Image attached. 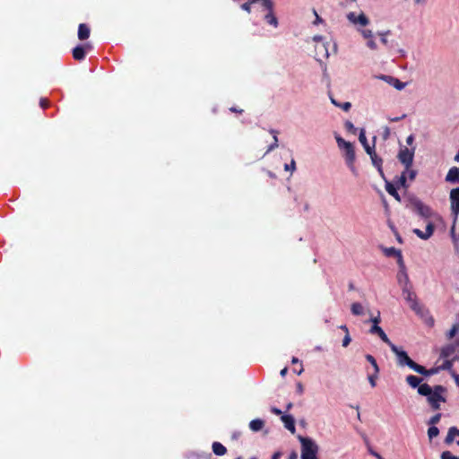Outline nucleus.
Wrapping results in <instances>:
<instances>
[{"mask_svg": "<svg viewBox=\"0 0 459 459\" xmlns=\"http://www.w3.org/2000/svg\"><path fill=\"white\" fill-rule=\"evenodd\" d=\"M390 349L396 355L397 364L401 367L408 366L411 369L426 377L432 376L437 372V368L427 369L423 366L417 364L408 356L406 351L399 349L394 343L390 346Z\"/></svg>", "mask_w": 459, "mask_h": 459, "instance_id": "nucleus-1", "label": "nucleus"}, {"mask_svg": "<svg viewBox=\"0 0 459 459\" xmlns=\"http://www.w3.org/2000/svg\"><path fill=\"white\" fill-rule=\"evenodd\" d=\"M407 207L424 219H429L435 214L429 205L425 204L421 200L415 196L409 197Z\"/></svg>", "mask_w": 459, "mask_h": 459, "instance_id": "nucleus-2", "label": "nucleus"}, {"mask_svg": "<svg viewBox=\"0 0 459 459\" xmlns=\"http://www.w3.org/2000/svg\"><path fill=\"white\" fill-rule=\"evenodd\" d=\"M301 444V459H317L318 446L309 437L299 436Z\"/></svg>", "mask_w": 459, "mask_h": 459, "instance_id": "nucleus-3", "label": "nucleus"}, {"mask_svg": "<svg viewBox=\"0 0 459 459\" xmlns=\"http://www.w3.org/2000/svg\"><path fill=\"white\" fill-rule=\"evenodd\" d=\"M405 284L403 287V296L404 299L409 303L411 309L414 312H419L420 307L422 306L418 299L416 293L412 290L411 286L409 283V277L406 273L403 275Z\"/></svg>", "mask_w": 459, "mask_h": 459, "instance_id": "nucleus-4", "label": "nucleus"}, {"mask_svg": "<svg viewBox=\"0 0 459 459\" xmlns=\"http://www.w3.org/2000/svg\"><path fill=\"white\" fill-rule=\"evenodd\" d=\"M443 391L444 388L442 385H436L434 387L433 393L428 396V401L434 410H438L440 408V402L446 401L445 398L441 395V392Z\"/></svg>", "mask_w": 459, "mask_h": 459, "instance_id": "nucleus-5", "label": "nucleus"}, {"mask_svg": "<svg viewBox=\"0 0 459 459\" xmlns=\"http://www.w3.org/2000/svg\"><path fill=\"white\" fill-rule=\"evenodd\" d=\"M413 157H414V149L409 150L408 148L404 147L402 148L398 153V160L401 163H403L405 166V169L408 170L413 162Z\"/></svg>", "mask_w": 459, "mask_h": 459, "instance_id": "nucleus-6", "label": "nucleus"}, {"mask_svg": "<svg viewBox=\"0 0 459 459\" xmlns=\"http://www.w3.org/2000/svg\"><path fill=\"white\" fill-rule=\"evenodd\" d=\"M451 210L455 215V221L459 214V187L454 188L450 192Z\"/></svg>", "mask_w": 459, "mask_h": 459, "instance_id": "nucleus-7", "label": "nucleus"}, {"mask_svg": "<svg viewBox=\"0 0 459 459\" xmlns=\"http://www.w3.org/2000/svg\"><path fill=\"white\" fill-rule=\"evenodd\" d=\"M91 48V47L90 44L76 46L72 51L74 59L76 61L83 60L86 56V51Z\"/></svg>", "mask_w": 459, "mask_h": 459, "instance_id": "nucleus-8", "label": "nucleus"}, {"mask_svg": "<svg viewBox=\"0 0 459 459\" xmlns=\"http://www.w3.org/2000/svg\"><path fill=\"white\" fill-rule=\"evenodd\" d=\"M345 151V160L347 162V165L349 168L355 172V167H354V161H355V151L353 145L346 144V147L344 148Z\"/></svg>", "mask_w": 459, "mask_h": 459, "instance_id": "nucleus-9", "label": "nucleus"}, {"mask_svg": "<svg viewBox=\"0 0 459 459\" xmlns=\"http://www.w3.org/2000/svg\"><path fill=\"white\" fill-rule=\"evenodd\" d=\"M416 315H418L423 321L424 323L429 326V327H433L434 325H435V319L434 317L431 316L430 312L429 309L425 308L423 306H421L420 307V311L419 312H415Z\"/></svg>", "mask_w": 459, "mask_h": 459, "instance_id": "nucleus-10", "label": "nucleus"}, {"mask_svg": "<svg viewBox=\"0 0 459 459\" xmlns=\"http://www.w3.org/2000/svg\"><path fill=\"white\" fill-rule=\"evenodd\" d=\"M347 18L351 22L354 24L359 23L361 26H366L369 22L368 17L364 13L357 15L355 13L351 12L347 14Z\"/></svg>", "mask_w": 459, "mask_h": 459, "instance_id": "nucleus-11", "label": "nucleus"}, {"mask_svg": "<svg viewBox=\"0 0 459 459\" xmlns=\"http://www.w3.org/2000/svg\"><path fill=\"white\" fill-rule=\"evenodd\" d=\"M434 230V224L432 222H429L425 231H422L419 229H414L413 233L416 234L420 238L427 240L433 235Z\"/></svg>", "mask_w": 459, "mask_h": 459, "instance_id": "nucleus-12", "label": "nucleus"}, {"mask_svg": "<svg viewBox=\"0 0 459 459\" xmlns=\"http://www.w3.org/2000/svg\"><path fill=\"white\" fill-rule=\"evenodd\" d=\"M370 333L377 334L379 338L386 343L389 347L393 344V342L390 341L386 333L384 332V330L378 326V325H372V327L369 330Z\"/></svg>", "mask_w": 459, "mask_h": 459, "instance_id": "nucleus-13", "label": "nucleus"}, {"mask_svg": "<svg viewBox=\"0 0 459 459\" xmlns=\"http://www.w3.org/2000/svg\"><path fill=\"white\" fill-rule=\"evenodd\" d=\"M281 421L283 422L284 424V427L289 430L290 431L292 434L295 433L296 431V427H295V420L293 418V416L291 415H281Z\"/></svg>", "mask_w": 459, "mask_h": 459, "instance_id": "nucleus-14", "label": "nucleus"}, {"mask_svg": "<svg viewBox=\"0 0 459 459\" xmlns=\"http://www.w3.org/2000/svg\"><path fill=\"white\" fill-rule=\"evenodd\" d=\"M367 153L370 156L373 165L377 169L378 172L381 175H383V169H382L383 160L377 155L375 150H373L371 152H369L368 149L367 148Z\"/></svg>", "mask_w": 459, "mask_h": 459, "instance_id": "nucleus-15", "label": "nucleus"}, {"mask_svg": "<svg viewBox=\"0 0 459 459\" xmlns=\"http://www.w3.org/2000/svg\"><path fill=\"white\" fill-rule=\"evenodd\" d=\"M446 181L450 183H459V168L452 167L446 176Z\"/></svg>", "mask_w": 459, "mask_h": 459, "instance_id": "nucleus-16", "label": "nucleus"}, {"mask_svg": "<svg viewBox=\"0 0 459 459\" xmlns=\"http://www.w3.org/2000/svg\"><path fill=\"white\" fill-rule=\"evenodd\" d=\"M381 78L399 91L403 90L405 87L404 82H401L400 80L393 76L383 75Z\"/></svg>", "mask_w": 459, "mask_h": 459, "instance_id": "nucleus-17", "label": "nucleus"}, {"mask_svg": "<svg viewBox=\"0 0 459 459\" xmlns=\"http://www.w3.org/2000/svg\"><path fill=\"white\" fill-rule=\"evenodd\" d=\"M91 29L85 23H80L78 26V39L80 40H85L90 37Z\"/></svg>", "mask_w": 459, "mask_h": 459, "instance_id": "nucleus-18", "label": "nucleus"}, {"mask_svg": "<svg viewBox=\"0 0 459 459\" xmlns=\"http://www.w3.org/2000/svg\"><path fill=\"white\" fill-rule=\"evenodd\" d=\"M385 254L388 256H396L398 258V264L401 266H403V255L400 250H397L394 247H390L385 250Z\"/></svg>", "mask_w": 459, "mask_h": 459, "instance_id": "nucleus-19", "label": "nucleus"}, {"mask_svg": "<svg viewBox=\"0 0 459 459\" xmlns=\"http://www.w3.org/2000/svg\"><path fill=\"white\" fill-rule=\"evenodd\" d=\"M264 427V421L261 419H255L249 422V428L252 431H260Z\"/></svg>", "mask_w": 459, "mask_h": 459, "instance_id": "nucleus-20", "label": "nucleus"}, {"mask_svg": "<svg viewBox=\"0 0 459 459\" xmlns=\"http://www.w3.org/2000/svg\"><path fill=\"white\" fill-rule=\"evenodd\" d=\"M212 448V452L219 456L224 455L227 453V448L220 442H213Z\"/></svg>", "mask_w": 459, "mask_h": 459, "instance_id": "nucleus-21", "label": "nucleus"}, {"mask_svg": "<svg viewBox=\"0 0 459 459\" xmlns=\"http://www.w3.org/2000/svg\"><path fill=\"white\" fill-rule=\"evenodd\" d=\"M269 132L271 134H273V142L268 146L265 153H268V152L273 151L274 149H276L279 146V143H278L279 132L275 129H270Z\"/></svg>", "mask_w": 459, "mask_h": 459, "instance_id": "nucleus-22", "label": "nucleus"}, {"mask_svg": "<svg viewBox=\"0 0 459 459\" xmlns=\"http://www.w3.org/2000/svg\"><path fill=\"white\" fill-rule=\"evenodd\" d=\"M422 381L421 378L414 376V375H409L406 377V382L407 384L412 387V388H416V387H419V385H420V382Z\"/></svg>", "mask_w": 459, "mask_h": 459, "instance_id": "nucleus-23", "label": "nucleus"}, {"mask_svg": "<svg viewBox=\"0 0 459 459\" xmlns=\"http://www.w3.org/2000/svg\"><path fill=\"white\" fill-rule=\"evenodd\" d=\"M385 190L387 191V193L392 195L395 200H397L398 202L401 201V197H400V195L398 194L397 190H396V187L392 184V183H389L387 182L386 185H385Z\"/></svg>", "mask_w": 459, "mask_h": 459, "instance_id": "nucleus-24", "label": "nucleus"}, {"mask_svg": "<svg viewBox=\"0 0 459 459\" xmlns=\"http://www.w3.org/2000/svg\"><path fill=\"white\" fill-rule=\"evenodd\" d=\"M359 141L363 145V147H364L366 152H367V148L368 149L369 152H371L374 150V146L370 147L368 143V140H367L364 129L360 130V133H359Z\"/></svg>", "mask_w": 459, "mask_h": 459, "instance_id": "nucleus-25", "label": "nucleus"}, {"mask_svg": "<svg viewBox=\"0 0 459 459\" xmlns=\"http://www.w3.org/2000/svg\"><path fill=\"white\" fill-rule=\"evenodd\" d=\"M434 390L428 384H421L418 387V393L423 396H429L433 393Z\"/></svg>", "mask_w": 459, "mask_h": 459, "instance_id": "nucleus-26", "label": "nucleus"}, {"mask_svg": "<svg viewBox=\"0 0 459 459\" xmlns=\"http://www.w3.org/2000/svg\"><path fill=\"white\" fill-rule=\"evenodd\" d=\"M351 313L355 316H360L364 313V308L360 303L355 302L351 304Z\"/></svg>", "mask_w": 459, "mask_h": 459, "instance_id": "nucleus-27", "label": "nucleus"}, {"mask_svg": "<svg viewBox=\"0 0 459 459\" xmlns=\"http://www.w3.org/2000/svg\"><path fill=\"white\" fill-rule=\"evenodd\" d=\"M331 101L332 103L336 106V107H339L341 108L342 110L344 111H349L351 108V102H343V103H339L337 102L334 99L331 98Z\"/></svg>", "mask_w": 459, "mask_h": 459, "instance_id": "nucleus-28", "label": "nucleus"}, {"mask_svg": "<svg viewBox=\"0 0 459 459\" xmlns=\"http://www.w3.org/2000/svg\"><path fill=\"white\" fill-rule=\"evenodd\" d=\"M265 21L267 23L276 27L277 24H278V22H277V18L275 17V15L273 14V11L272 12H269L265 17H264Z\"/></svg>", "mask_w": 459, "mask_h": 459, "instance_id": "nucleus-29", "label": "nucleus"}, {"mask_svg": "<svg viewBox=\"0 0 459 459\" xmlns=\"http://www.w3.org/2000/svg\"><path fill=\"white\" fill-rule=\"evenodd\" d=\"M366 359L372 365V367L374 368V371L376 372V374H378L379 372V368H378V365L377 363V360L376 359L370 355V354H367L365 356Z\"/></svg>", "mask_w": 459, "mask_h": 459, "instance_id": "nucleus-30", "label": "nucleus"}, {"mask_svg": "<svg viewBox=\"0 0 459 459\" xmlns=\"http://www.w3.org/2000/svg\"><path fill=\"white\" fill-rule=\"evenodd\" d=\"M439 434V429L437 427L432 425L431 427L429 428L428 429V436H429V438L431 440L432 438L437 437Z\"/></svg>", "mask_w": 459, "mask_h": 459, "instance_id": "nucleus-31", "label": "nucleus"}, {"mask_svg": "<svg viewBox=\"0 0 459 459\" xmlns=\"http://www.w3.org/2000/svg\"><path fill=\"white\" fill-rule=\"evenodd\" d=\"M451 238L455 245V247H458L459 235L455 234V221H454V224L450 230Z\"/></svg>", "mask_w": 459, "mask_h": 459, "instance_id": "nucleus-32", "label": "nucleus"}, {"mask_svg": "<svg viewBox=\"0 0 459 459\" xmlns=\"http://www.w3.org/2000/svg\"><path fill=\"white\" fill-rule=\"evenodd\" d=\"M454 351H455V349H454L453 346H446V347L442 349V351H441V357L448 358V357H450L453 354Z\"/></svg>", "mask_w": 459, "mask_h": 459, "instance_id": "nucleus-33", "label": "nucleus"}, {"mask_svg": "<svg viewBox=\"0 0 459 459\" xmlns=\"http://www.w3.org/2000/svg\"><path fill=\"white\" fill-rule=\"evenodd\" d=\"M345 129L352 134H356L357 128L354 126V125L351 121H346L344 124Z\"/></svg>", "mask_w": 459, "mask_h": 459, "instance_id": "nucleus-34", "label": "nucleus"}, {"mask_svg": "<svg viewBox=\"0 0 459 459\" xmlns=\"http://www.w3.org/2000/svg\"><path fill=\"white\" fill-rule=\"evenodd\" d=\"M441 459H459V456L454 455L450 451H444L441 454Z\"/></svg>", "mask_w": 459, "mask_h": 459, "instance_id": "nucleus-35", "label": "nucleus"}, {"mask_svg": "<svg viewBox=\"0 0 459 459\" xmlns=\"http://www.w3.org/2000/svg\"><path fill=\"white\" fill-rule=\"evenodd\" d=\"M259 2H261L263 6L269 12L273 11V4L271 0H260Z\"/></svg>", "mask_w": 459, "mask_h": 459, "instance_id": "nucleus-36", "label": "nucleus"}, {"mask_svg": "<svg viewBox=\"0 0 459 459\" xmlns=\"http://www.w3.org/2000/svg\"><path fill=\"white\" fill-rule=\"evenodd\" d=\"M336 142L338 143V146L340 148L344 149L346 147V144H351L350 142H346L344 139H342L341 136H336Z\"/></svg>", "mask_w": 459, "mask_h": 459, "instance_id": "nucleus-37", "label": "nucleus"}, {"mask_svg": "<svg viewBox=\"0 0 459 459\" xmlns=\"http://www.w3.org/2000/svg\"><path fill=\"white\" fill-rule=\"evenodd\" d=\"M440 419H441V413H437L430 418V420H429V424L435 425L439 422Z\"/></svg>", "mask_w": 459, "mask_h": 459, "instance_id": "nucleus-38", "label": "nucleus"}, {"mask_svg": "<svg viewBox=\"0 0 459 459\" xmlns=\"http://www.w3.org/2000/svg\"><path fill=\"white\" fill-rule=\"evenodd\" d=\"M377 377V374H376V372L374 371V374L373 375H369L368 376V382L370 383V385L372 387H375L377 383H376V379Z\"/></svg>", "mask_w": 459, "mask_h": 459, "instance_id": "nucleus-39", "label": "nucleus"}, {"mask_svg": "<svg viewBox=\"0 0 459 459\" xmlns=\"http://www.w3.org/2000/svg\"><path fill=\"white\" fill-rule=\"evenodd\" d=\"M39 106L43 108V109H46L47 108L49 107V100L46 98H41L40 100H39Z\"/></svg>", "mask_w": 459, "mask_h": 459, "instance_id": "nucleus-40", "label": "nucleus"}, {"mask_svg": "<svg viewBox=\"0 0 459 459\" xmlns=\"http://www.w3.org/2000/svg\"><path fill=\"white\" fill-rule=\"evenodd\" d=\"M457 330H458L457 325H453V327L449 330V332L447 333V337L449 339L453 338L455 335Z\"/></svg>", "mask_w": 459, "mask_h": 459, "instance_id": "nucleus-41", "label": "nucleus"}, {"mask_svg": "<svg viewBox=\"0 0 459 459\" xmlns=\"http://www.w3.org/2000/svg\"><path fill=\"white\" fill-rule=\"evenodd\" d=\"M285 170H290L293 171L296 169V163L294 160H291L290 164H285L284 166Z\"/></svg>", "mask_w": 459, "mask_h": 459, "instance_id": "nucleus-42", "label": "nucleus"}, {"mask_svg": "<svg viewBox=\"0 0 459 459\" xmlns=\"http://www.w3.org/2000/svg\"><path fill=\"white\" fill-rule=\"evenodd\" d=\"M351 342L350 333H346L343 340H342V346L347 347Z\"/></svg>", "mask_w": 459, "mask_h": 459, "instance_id": "nucleus-43", "label": "nucleus"}, {"mask_svg": "<svg viewBox=\"0 0 459 459\" xmlns=\"http://www.w3.org/2000/svg\"><path fill=\"white\" fill-rule=\"evenodd\" d=\"M361 33H362V35H363V37L365 39H372V37H373L372 30H363L361 31Z\"/></svg>", "mask_w": 459, "mask_h": 459, "instance_id": "nucleus-44", "label": "nucleus"}, {"mask_svg": "<svg viewBox=\"0 0 459 459\" xmlns=\"http://www.w3.org/2000/svg\"><path fill=\"white\" fill-rule=\"evenodd\" d=\"M404 172H405V175H406V174H408L409 178H410L411 180H413V179L415 178V177H416V171H415V170H412V169H410L407 170V169H405V171H404Z\"/></svg>", "mask_w": 459, "mask_h": 459, "instance_id": "nucleus-45", "label": "nucleus"}, {"mask_svg": "<svg viewBox=\"0 0 459 459\" xmlns=\"http://www.w3.org/2000/svg\"><path fill=\"white\" fill-rule=\"evenodd\" d=\"M368 452L370 455H372L373 456H375L377 459H384V457L381 455H379L377 452L373 450L371 446H368Z\"/></svg>", "mask_w": 459, "mask_h": 459, "instance_id": "nucleus-46", "label": "nucleus"}, {"mask_svg": "<svg viewBox=\"0 0 459 459\" xmlns=\"http://www.w3.org/2000/svg\"><path fill=\"white\" fill-rule=\"evenodd\" d=\"M400 185L403 186V187H407V185H406V175H405V172H403L401 177H400Z\"/></svg>", "mask_w": 459, "mask_h": 459, "instance_id": "nucleus-47", "label": "nucleus"}, {"mask_svg": "<svg viewBox=\"0 0 459 459\" xmlns=\"http://www.w3.org/2000/svg\"><path fill=\"white\" fill-rule=\"evenodd\" d=\"M296 390H297V393L301 395L304 392V387H303V385L300 383V382H298L297 385H296Z\"/></svg>", "mask_w": 459, "mask_h": 459, "instance_id": "nucleus-48", "label": "nucleus"}, {"mask_svg": "<svg viewBox=\"0 0 459 459\" xmlns=\"http://www.w3.org/2000/svg\"><path fill=\"white\" fill-rule=\"evenodd\" d=\"M314 14L316 16V20L314 21V24H318L323 22V19L317 14L316 10H313Z\"/></svg>", "mask_w": 459, "mask_h": 459, "instance_id": "nucleus-49", "label": "nucleus"}, {"mask_svg": "<svg viewBox=\"0 0 459 459\" xmlns=\"http://www.w3.org/2000/svg\"><path fill=\"white\" fill-rule=\"evenodd\" d=\"M367 45L371 49H376L377 48V44H376V42L372 39H369L368 40Z\"/></svg>", "mask_w": 459, "mask_h": 459, "instance_id": "nucleus-50", "label": "nucleus"}, {"mask_svg": "<svg viewBox=\"0 0 459 459\" xmlns=\"http://www.w3.org/2000/svg\"><path fill=\"white\" fill-rule=\"evenodd\" d=\"M389 32H390V31L388 30V31H386V32H383V33H380V34H379V35L381 36V42H382L383 44H385V45H386V44H387V39H386L385 36H386L387 34H389Z\"/></svg>", "mask_w": 459, "mask_h": 459, "instance_id": "nucleus-51", "label": "nucleus"}, {"mask_svg": "<svg viewBox=\"0 0 459 459\" xmlns=\"http://www.w3.org/2000/svg\"><path fill=\"white\" fill-rule=\"evenodd\" d=\"M405 117H406V115H405V114H403V115H402L401 117H389L388 119H389V121H390V122H398V121H400V120L403 119Z\"/></svg>", "mask_w": 459, "mask_h": 459, "instance_id": "nucleus-52", "label": "nucleus"}, {"mask_svg": "<svg viewBox=\"0 0 459 459\" xmlns=\"http://www.w3.org/2000/svg\"><path fill=\"white\" fill-rule=\"evenodd\" d=\"M371 322L373 323V325H378V324L380 323L379 314L376 317L371 318Z\"/></svg>", "mask_w": 459, "mask_h": 459, "instance_id": "nucleus-53", "label": "nucleus"}, {"mask_svg": "<svg viewBox=\"0 0 459 459\" xmlns=\"http://www.w3.org/2000/svg\"><path fill=\"white\" fill-rule=\"evenodd\" d=\"M452 367V361L446 360L442 366V368L444 369H449Z\"/></svg>", "mask_w": 459, "mask_h": 459, "instance_id": "nucleus-54", "label": "nucleus"}, {"mask_svg": "<svg viewBox=\"0 0 459 459\" xmlns=\"http://www.w3.org/2000/svg\"><path fill=\"white\" fill-rule=\"evenodd\" d=\"M271 411L276 415H281V413H282L281 411L276 407H273L271 409Z\"/></svg>", "mask_w": 459, "mask_h": 459, "instance_id": "nucleus-55", "label": "nucleus"}, {"mask_svg": "<svg viewBox=\"0 0 459 459\" xmlns=\"http://www.w3.org/2000/svg\"><path fill=\"white\" fill-rule=\"evenodd\" d=\"M413 141H414V136L412 134L409 135L406 139V143L409 145L412 144Z\"/></svg>", "mask_w": 459, "mask_h": 459, "instance_id": "nucleus-56", "label": "nucleus"}, {"mask_svg": "<svg viewBox=\"0 0 459 459\" xmlns=\"http://www.w3.org/2000/svg\"><path fill=\"white\" fill-rule=\"evenodd\" d=\"M289 459H298V454L296 451H292L290 455H289Z\"/></svg>", "mask_w": 459, "mask_h": 459, "instance_id": "nucleus-57", "label": "nucleus"}, {"mask_svg": "<svg viewBox=\"0 0 459 459\" xmlns=\"http://www.w3.org/2000/svg\"><path fill=\"white\" fill-rule=\"evenodd\" d=\"M230 110L231 112H235V113H239V114L243 113V109H239V108H237L235 107L230 108Z\"/></svg>", "mask_w": 459, "mask_h": 459, "instance_id": "nucleus-58", "label": "nucleus"}, {"mask_svg": "<svg viewBox=\"0 0 459 459\" xmlns=\"http://www.w3.org/2000/svg\"><path fill=\"white\" fill-rule=\"evenodd\" d=\"M281 456V452H275L273 456H272V459H280Z\"/></svg>", "mask_w": 459, "mask_h": 459, "instance_id": "nucleus-59", "label": "nucleus"}, {"mask_svg": "<svg viewBox=\"0 0 459 459\" xmlns=\"http://www.w3.org/2000/svg\"><path fill=\"white\" fill-rule=\"evenodd\" d=\"M389 134H390V130H389V128L386 126V127L385 128V132H384V136H383V137H384V139H387V138H388V136H389Z\"/></svg>", "mask_w": 459, "mask_h": 459, "instance_id": "nucleus-60", "label": "nucleus"}, {"mask_svg": "<svg viewBox=\"0 0 459 459\" xmlns=\"http://www.w3.org/2000/svg\"><path fill=\"white\" fill-rule=\"evenodd\" d=\"M454 378L456 385L459 387V374H455Z\"/></svg>", "mask_w": 459, "mask_h": 459, "instance_id": "nucleus-61", "label": "nucleus"}, {"mask_svg": "<svg viewBox=\"0 0 459 459\" xmlns=\"http://www.w3.org/2000/svg\"><path fill=\"white\" fill-rule=\"evenodd\" d=\"M288 372V368H284L281 370L280 374L281 377H285V375L287 374Z\"/></svg>", "mask_w": 459, "mask_h": 459, "instance_id": "nucleus-62", "label": "nucleus"}, {"mask_svg": "<svg viewBox=\"0 0 459 459\" xmlns=\"http://www.w3.org/2000/svg\"><path fill=\"white\" fill-rule=\"evenodd\" d=\"M340 328L345 332V333H349V329L345 325L340 326Z\"/></svg>", "mask_w": 459, "mask_h": 459, "instance_id": "nucleus-63", "label": "nucleus"}, {"mask_svg": "<svg viewBox=\"0 0 459 459\" xmlns=\"http://www.w3.org/2000/svg\"><path fill=\"white\" fill-rule=\"evenodd\" d=\"M455 160L456 162H459V149H458V152H457L456 155L455 156Z\"/></svg>", "mask_w": 459, "mask_h": 459, "instance_id": "nucleus-64", "label": "nucleus"}]
</instances>
